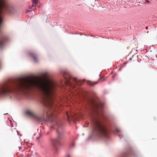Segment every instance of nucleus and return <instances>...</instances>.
I'll return each mask as SVG.
<instances>
[{"label": "nucleus", "instance_id": "nucleus-10", "mask_svg": "<svg viewBox=\"0 0 157 157\" xmlns=\"http://www.w3.org/2000/svg\"><path fill=\"white\" fill-rule=\"evenodd\" d=\"M9 121L10 122V124L12 127H15L16 126V124L15 123H13L12 122V121L11 120H10Z\"/></svg>", "mask_w": 157, "mask_h": 157}, {"label": "nucleus", "instance_id": "nucleus-19", "mask_svg": "<svg viewBox=\"0 0 157 157\" xmlns=\"http://www.w3.org/2000/svg\"><path fill=\"white\" fill-rule=\"evenodd\" d=\"M145 28H146V29H148V27H145Z\"/></svg>", "mask_w": 157, "mask_h": 157}, {"label": "nucleus", "instance_id": "nucleus-1", "mask_svg": "<svg viewBox=\"0 0 157 157\" xmlns=\"http://www.w3.org/2000/svg\"><path fill=\"white\" fill-rule=\"evenodd\" d=\"M56 85L53 81L48 78L30 79L19 77L12 80L10 87L13 92L8 96H13L19 99L21 95H27L33 90L38 91L44 106L42 115L36 116L33 111L28 109L25 110V113L27 115L34 117L39 122L45 121L53 122L56 116L53 100Z\"/></svg>", "mask_w": 157, "mask_h": 157}, {"label": "nucleus", "instance_id": "nucleus-25", "mask_svg": "<svg viewBox=\"0 0 157 157\" xmlns=\"http://www.w3.org/2000/svg\"><path fill=\"white\" fill-rule=\"evenodd\" d=\"M34 0H32V1H34Z\"/></svg>", "mask_w": 157, "mask_h": 157}, {"label": "nucleus", "instance_id": "nucleus-18", "mask_svg": "<svg viewBox=\"0 0 157 157\" xmlns=\"http://www.w3.org/2000/svg\"><path fill=\"white\" fill-rule=\"evenodd\" d=\"M31 11H34L33 10H28L27 11L26 13L30 12Z\"/></svg>", "mask_w": 157, "mask_h": 157}, {"label": "nucleus", "instance_id": "nucleus-7", "mask_svg": "<svg viewBox=\"0 0 157 157\" xmlns=\"http://www.w3.org/2000/svg\"><path fill=\"white\" fill-rule=\"evenodd\" d=\"M109 138H87L86 140L89 142H98L104 141L107 142L109 140Z\"/></svg>", "mask_w": 157, "mask_h": 157}, {"label": "nucleus", "instance_id": "nucleus-16", "mask_svg": "<svg viewBox=\"0 0 157 157\" xmlns=\"http://www.w3.org/2000/svg\"><path fill=\"white\" fill-rule=\"evenodd\" d=\"M15 133H17L18 135V136H21V135L20 134H19V135L18 134V131L17 130H15Z\"/></svg>", "mask_w": 157, "mask_h": 157}, {"label": "nucleus", "instance_id": "nucleus-11", "mask_svg": "<svg viewBox=\"0 0 157 157\" xmlns=\"http://www.w3.org/2000/svg\"><path fill=\"white\" fill-rule=\"evenodd\" d=\"M128 154L127 153H123L119 157H127Z\"/></svg>", "mask_w": 157, "mask_h": 157}, {"label": "nucleus", "instance_id": "nucleus-9", "mask_svg": "<svg viewBox=\"0 0 157 157\" xmlns=\"http://www.w3.org/2000/svg\"><path fill=\"white\" fill-rule=\"evenodd\" d=\"M98 82H94L89 81L88 82V84L91 86H93L97 84L98 83Z\"/></svg>", "mask_w": 157, "mask_h": 157}, {"label": "nucleus", "instance_id": "nucleus-23", "mask_svg": "<svg viewBox=\"0 0 157 157\" xmlns=\"http://www.w3.org/2000/svg\"><path fill=\"white\" fill-rule=\"evenodd\" d=\"M67 117H68V115L67 114Z\"/></svg>", "mask_w": 157, "mask_h": 157}, {"label": "nucleus", "instance_id": "nucleus-6", "mask_svg": "<svg viewBox=\"0 0 157 157\" xmlns=\"http://www.w3.org/2000/svg\"><path fill=\"white\" fill-rule=\"evenodd\" d=\"M54 123L56 127L57 133L59 137L63 136V132L62 129L63 124L61 123L58 120H55Z\"/></svg>", "mask_w": 157, "mask_h": 157}, {"label": "nucleus", "instance_id": "nucleus-21", "mask_svg": "<svg viewBox=\"0 0 157 157\" xmlns=\"http://www.w3.org/2000/svg\"><path fill=\"white\" fill-rule=\"evenodd\" d=\"M82 95H83V94H82ZM83 97H85V96H84V95H83Z\"/></svg>", "mask_w": 157, "mask_h": 157}, {"label": "nucleus", "instance_id": "nucleus-4", "mask_svg": "<svg viewBox=\"0 0 157 157\" xmlns=\"http://www.w3.org/2000/svg\"><path fill=\"white\" fill-rule=\"evenodd\" d=\"M61 71L64 77V80L62 82V84H65L74 88L75 85L72 83V81L77 83L79 81V80L76 78H72L67 71L63 70Z\"/></svg>", "mask_w": 157, "mask_h": 157}, {"label": "nucleus", "instance_id": "nucleus-3", "mask_svg": "<svg viewBox=\"0 0 157 157\" xmlns=\"http://www.w3.org/2000/svg\"><path fill=\"white\" fill-rule=\"evenodd\" d=\"M11 81H5L0 84V97H7L13 93L10 88Z\"/></svg>", "mask_w": 157, "mask_h": 157}, {"label": "nucleus", "instance_id": "nucleus-14", "mask_svg": "<svg viewBox=\"0 0 157 157\" xmlns=\"http://www.w3.org/2000/svg\"><path fill=\"white\" fill-rule=\"evenodd\" d=\"M33 4H36L38 2V1L37 0H34V1H33Z\"/></svg>", "mask_w": 157, "mask_h": 157}, {"label": "nucleus", "instance_id": "nucleus-8", "mask_svg": "<svg viewBox=\"0 0 157 157\" xmlns=\"http://www.w3.org/2000/svg\"><path fill=\"white\" fill-rule=\"evenodd\" d=\"M29 54L33 59L35 62L37 63L38 62V60L36 56V55L35 54L31 52H29Z\"/></svg>", "mask_w": 157, "mask_h": 157}, {"label": "nucleus", "instance_id": "nucleus-22", "mask_svg": "<svg viewBox=\"0 0 157 157\" xmlns=\"http://www.w3.org/2000/svg\"><path fill=\"white\" fill-rule=\"evenodd\" d=\"M4 114V115H6V114Z\"/></svg>", "mask_w": 157, "mask_h": 157}, {"label": "nucleus", "instance_id": "nucleus-13", "mask_svg": "<svg viewBox=\"0 0 157 157\" xmlns=\"http://www.w3.org/2000/svg\"><path fill=\"white\" fill-rule=\"evenodd\" d=\"M75 146V144L74 143H73L70 146V147L71 148H73Z\"/></svg>", "mask_w": 157, "mask_h": 157}, {"label": "nucleus", "instance_id": "nucleus-15", "mask_svg": "<svg viewBox=\"0 0 157 157\" xmlns=\"http://www.w3.org/2000/svg\"><path fill=\"white\" fill-rule=\"evenodd\" d=\"M66 157H71V155L70 153H68L66 154Z\"/></svg>", "mask_w": 157, "mask_h": 157}, {"label": "nucleus", "instance_id": "nucleus-17", "mask_svg": "<svg viewBox=\"0 0 157 157\" xmlns=\"http://www.w3.org/2000/svg\"><path fill=\"white\" fill-rule=\"evenodd\" d=\"M145 1H146V2H144V3H149L150 2V1L148 0H145Z\"/></svg>", "mask_w": 157, "mask_h": 157}, {"label": "nucleus", "instance_id": "nucleus-20", "mask_svg": "<svg viewBox=\"0 0 157 157\" xmlns=\"http://www.w3.org/2000/svg\"><path fill=\"white\" fill-rule=\"evenodd\" d=\"M132 155H134V153H132Z\"/></svg>", "mask_w": 157, "mask_h": 157}, {"label": "nucleus", "instance_id": "nucleus-12", "mask_svg": "<svg viewBox=\"0 0 157 157\" xmlns=\"http://www.w3.org/2000/svg\"><path fill=\"white\" fill-rule=\"evenodd\" d=\"M114 130L115 132H118L120 131V129L117 127H115L114 128Z\"/></svg>", "mask_w": 157, "mask_h": 157}, {"label": "nucleus", "instance_id": "nucleus-24", "mask_svg": "<svg viewBox=\"0 0 157 157\" xmlns=\"http://www.w3.org/2000/svg\"><path fill=\"white\" fill-rule=\"evenodd\" d=\"M34 6V5H33V6Z\"/></svg>", "mask_w": 157, "mask_h": 157}, {"label": "nucleus", "instance_id": "nucleus-2", "mask_svg": "<svg viewBox=\"0 0 157 157\" xmlns=\"http://www.w3.org/2000/svg\"><path fill=\"white\" fill-rule=\"evenodd\" d=\"M90 109L94 115L91 121L92 124V130L89 137L101 136L107 137V130L101 123L99 117L105 118L106 117L103 109L105 103L101 102H97L93 99L90 100Z\"/></svg>", "mask_w": 157, "mask_h": 157}, {"label": "nucleus", "instance_id": "nucleus-5", "mask_svg": "<svg viewBox=\"0 0 157 157\" xmlns=\"http://www.w3.org/2000/svg\"><path fill=\"white\" fill-rule=\"evenodd\" d=\"M51 143L55 152L58 154L59 150V146L61 145L59 138H52L51 140Z\"/></svg>", "mask_w": 157, "mask_h": 157}]
</instances>
